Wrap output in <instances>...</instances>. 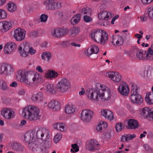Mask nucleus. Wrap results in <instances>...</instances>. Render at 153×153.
Instances as JSON below:
<instances>
[{"instance_id": "4c0bfd02", "label": "nucleus", "mask_w": 153, "mask_h": 153, "mask_svg": "<svg viewBox=\"0 0 153 153\" xmlns=\"http://www.w3.org/2000/svg\"><path fill=\"white\" fill-rule=\"evenodd\" d=\"M8 89V86L6 81L4 79H0V89L5 91Z\"/></svg>"}, {"instance_id": "7ed1b4c3", "label": "nucleus", "mask_w": 153, "mask_h": 153, "mask_svg": "<svg viewBox=\"0 0 153 153\" xmlns=\"http://www.w3.org/2000/svg\"><path fill=\"white\" fill-rule=\"evenodd\" d=\"M131 86V100L132 102L140 105L143 102V99L137 91L139 89V87L135 85L132 84Z\"/></svg>"}, {"instance_id": "bf43d9fd", "label": "nucleus", "mask_w": 153, "mask_h": 153, "mask_svg": "<svg viewBox=\"0 0 153 153\" xmlns=\"http://www.w3.org/2000/svg\"><path fill=\"white\" fill-rule=\"evenodd\" d=\"M145 59H146L145 61L147 60L150 61H152L153 60V56L149 54H146V56H145Z\"/></svg>"}, {"instance_id": "13d9d810", "label": "nucleus", "mask_w": 153, "mask_h": 153, "mask_svg": "<svg viewBox=\"0 0 153 153\" xmlns=\"http://www.w3.org/2000/svg\"><path fill=\"white\" fill-rule=\"evenodd\" d=\"M38 34L39 33L37 30H34V31H33L31 32L30 34V36L32 37H36L38 35Z\"/></svg>"}, {"instance_id": "0eeeda50", "label": "nucleus", "mask_w": 153, "mask_h": 153, "mask_svg": "<svg viewBox=\"0 0 153 153\" xmlns=\"http://www.w3.org/2000/svg\"><path fill=\"white\" fill-rule=\"evenodd\" d=\"M46 8L49 10H53L61 7V4L59 2H56L54 0H46L44 2Z\"/></svg>"}, {"instance_id": "4be33fe9", "label": "nucleus", "mask_w": 153, "mask_h": 153, "mask_svg": "<svg viewBox=\"0 0 153 153\" xmlns=\"http://www.w3.org/2000/svg\"><path fill=\"white\" fill-rule=\"evenodd\" d=\"M11 24L10 22L3 21L0 22V29L2 32H5L11 28Z\"/></svg>"}, {"instance_id": "a19ab883", "label": "nucleus", "mask_w": 153, "mask_h": 153, "mask_svg": "<svg viewBox=\"0 0 153 153\" xmlns=\"http://www.w3.org/2000/svg\"><path fill=\"white\" fill-rule=\"evenodd\" d=\"M80 19V15L79 14H77L74 15L71 19V21L73 25L77 24Z\"/></svg>"}, {"instance_id": "f8f14e48", "label": "nucleus", "mask_w": 153, "mask_h": 153, "mask_svg": "<svg viewBox=\"0 0 153 153\" xmlns=\"http://www.w3.org/2000/svg\"><path fill=\"white\" fill-rule=\"evenodd\" d=\"M94 113L89 109L83 110L81 114V120L85 122H88L91 120Z\"/></svg>"}, {"instance_id": "9b49d317", "label": "nucleus", "mask_w": 153, "mask_h": 153, "mask_svg": "<svg viewBox=\"0 0 153 153\" xmlns=\"http://www.w3.org/2000/svg\"><path fill=\"white\" fill-rule=\"evenodd\" d=\"M35 133L36 130H33L31 131L28 132L25 134L24 136L25 140L26 142L28 143V146L30 143L37 141H35L36 139L34 134Z\"/></svg>"}, {"instance_id": "e2e57ef3", "label": "nucleus", "mask_w": 153, "mask_h": 153, "mask_svg": "<svg viewBox=\"0 0 153 153\" xmlns=\"http://www.w3.org/2000/svg\"><path fill=\"white\" fill-rule=\"evenodd\" d=\"M29 53L31 55L34 54L36 52V50L32 47H30V44L29 43V49L28 53Z\"/></svg>"}, {"instance_id": "864d4df0", "label": "nucleus", "mask_w": 153, "mask_h": 153, "mask_svg": "<svg viewBox=\"0 0 153 153\" xmlns=\"http://www.w3.org/2000/svg\"><path fill=\"white\" fill-rule=\"evenodd\" d=\"M68 30L66 28H60V32L62 36L65 35L68 33Z\"/></svg>"}, {"instance_id": "338daca9", "label": "nucleus", "mask_w": 153, "mask_h": 153, "mask_svg": "<svg viewBox=\"0 0 153 153\" xmlns=\"http://www.w3.org/2000/svg\"><path fill=\"white\" fill-rule=\"evenodd\" d=\"M141 2L143 4L147 5L151 3L150 0H141Z\"/></svg>"}, {"instance_id": "ea45409f", "label": "nucleus", "mask_w": 153, "mask_h": 153, "mask_svg": "<svg viewBox=\"0 0 153 153\" xmlns=\"http://www.w3.org/2000/svg\"><path fill=\"white\" fill-rule=\"evenodd\" d=\"M145 99L146 101L149 104H153V92L149 93L148 96L146 95Z\"/></svg>"}, {"instance_id": "c03bdc74", "label": "nucleus", "mask_w": 153, "mask_h": 153, "mask_svg": "<svg viewBox=\"0 0 153 153\" xmlns=\"http://www.w3.org/2000/svg\"><path fill=\"white\" fill-rule=\"evenodd\" d=\"M81 13L86 16H90L91 14V10L88 7H87L82 9Z\"/></svg>"}, {"instance_id": "1a4fd4ad", "label": "nucleus", "mask_w": 153, "mask_h": 153, "mask_svg": "<svg viewBox=\"0 0 153 153\" xmlns=\"http://www.w3.org/2000/svg\"><path fill=\"white\" fill-rule=\"evenodd\" d=\"M29 43L25 42L22 44L19 47L18 52L22 57H25L27 56L28 54Z\"/></svg>"}, {"instance_id": "412c9836", "label": "nucleus", "mask_w": 153, "mask_h": 153, "mask_svg": "<svg viewBox=\"0 0 153 153\" xmlns=\"http://www.w3.org/2000/svg\"><path fill=\"white\" fill-rule=\"evenodd\" d=\"M31 98L33 102L38 103L42 102L44 100L43 93L41 92H38L36 94H33Z\"/></svg>"}, {"instance_id": "a878e982", "label": "nucleus", "mask_w": 153, "mask_h": 153, "mask_svg": "<svg viewBox=\"0 0 153 153\" xmlns=\"http://www.w3.org/2000/svg\"><path fill=\"white\" fill-rule=\"evenodd\" d=\"M128 129H135L138 127L139 125L137 121L133 119L128 120Z\"/></svg>"}, {"instance_id": "9d476101", "label": "nucleus", "mask_w": 153, "mask_h": 153, "mask_svg": "<svg viewBox=\"0 0 153 153\" xmlns=\"http://www.w3.org/2000/svg\"><path fill=\"white\" fill-rule=\"evenodd\" d=\"M141 114L145 118L149 117L150 121H153V108L149 107L143 108L141 112Z\"/></svg>"}, {"instance_id": "603ef678", "label": "nucleus", "mask_w": 153, "mask_h": 153, "mask_svg": "<svg viewBox=\"0 0 153 153\" xmlns=\"http://www.w3.org/2000/svg\"><path fill=\"white\" fill-rule=\"evenodd\" d=\"M58 45H60L63 48L67 47L70 45V43L68 41H61L58 43Z\"/></svg>"}, {"instance_id": "09e8293b", "label": "nucleus", "mask_w": 153, "mask_h": 153, "mask_svg": "<svg viewBox=\"0 0 153 153\" xmlns=\"http://www.w3.org/2000/svg\"><path fill=\"white\" fill-rule=\"evenodd\" d=\"M72 149L71 150V151L73 153L79 151V147L76 143L73 144L71 145Z\"/></svg>"}, {"instance_id": "5fc2aeb1", "label": "nucleus", "mask_w": 153, "mask_h": 153, "mask_svg": "<svg viewBox=\"0 0 153 153\" xmlns=\"http://www.w3.org/2000/svg\"><path fill=\"white\" fill-rule=\"evenodd\" d=\"M89 16H84L83 18V20L85 22H88L92 21V19L91 17H90Z\"/></svg>"}, {"instance_id": "6e6d98bb", "label": "nucleus", "mask_w": 153, "mask_h": 153, "mask_svg": "<svg viewBox=\"0 0 153 153\" xmlns=\"http://www.w3.org/2000/svg\"><path fill=\"white\" fill-rule=\"evenodd\" d=\"M48 16L45 14H42L40 17L41 21L42 22H45L48 19Z\"/></svg>"}, {"instance_id": "3c124183", "label": "nucleus", "mask_w": 153, "mask_h": 153, "mask_svg": "<svg viewBox=\"0 0 153 153\" xmlns=\"http://www.w3.org/2000/svg\"><path fill=\"white\" fill-rule=\"evenodd\" d=\"M115 128L117 131L118 132L121 131L124 127L123 126H122L121 123H117L116 125Z\"/></svg>"}, {"instance_id": "f3484780", "label": "nucleus", "mask_w": 153, "mask_h": 153, "mask_svg": "<svg viewBox=\"0 0 153 153\" xmlns=\"http://www.w3.org/2000/svg\"><path fill=\"white\" fill-rule=\"evenodd\" d=\"M36 134H34L35 137L36 136L37 138L42 140L49 133V131L48 130L45 128H39L36 131Z\"/></svg>"}, {"instance_id": "4d7b16f0", "label": "nucleus", "mask_w": 153, "mask_h": 153, "mask_svg": "<svg viewBox=\"0 0 153 153\" xmlns=\"http://www.w3.org/2000/svg\"><path fill=\"white\" fill-rule=\"evenodd\" d=\"M148 15L151 18L153 19V7L151 9L150 8L148 10Z\"/></svg>"}, {"instance_id": "2eb2a0df", "label": "nucleus", "mask_w": 153, "mask_h": 153, "mask_svg": "<svg viewBox=\"0 0 153 153\" xmlns=\"http://www.w3.org/2000/svg\"><path fill=\"white\" fill-rule=\"evenodd\" d=\"M119 92L122 95L127 96L129 93V90L128 85L126 82H123L117 88Z\"/></svg>"}, {"instance_id": "aec40b11", "label": "nucleus", "mask_w": 153, "mask_h": 153, "mask_svg": "<svg viewBox=\"0 0 153 153\" xmlns=\"http://www.w3.org/2000/svg\"><path fill=\"white\" fill-rule=\"evenodd\" d=\"M108 76L113 81L116 82H119L122 77L120 74L117 72L111 71L108 73Z\"/></svg>"}, {"instance_id": "49530a36", "label": "nucleus", "mask_w": 153, "mask_h": 153, "mask_svg": "<svg viewBox=\"0 0 153 153\" xmlns=\"http://www.w3.org/2000/svg\"><path fill=\"white\" fill-rule=\"evenodd\" d=\"M104 126V128H106L107 127L108 125L107 123L105 122H103L102 123V124L100 123L98 125L97 127V129L99 131H101L102 130V126Z\"/></svg>"}, {"instance_id": "f257e3e1", "label": "nucleus", "mask_w": 153, "mask_h": 153, "mask_svg": "<svg viewBox=\"0 0 153 153\" xmlns=\"http://www.w3.org/2000/svg\"><path fill=\"white\" fill-rule=\"evenodd\" d=\"M39 113V110L38 108L35 106H29L23 109L22 114L25 118L33 121L40 119V115Z\"/></svg>"}, {"instance_id": "72a5a7b5", "label": "nucleus", "mask_w": 153, "mask_h": 153, "mask_svg": "<svg viewBox=\"0 0 153 153\" xmlns=\"http://www.w3.org/2000/svg\"><path fill=\"white\" fill-rule=\"evenodd\" d=\"M134 52H136V55L137 57L139 60H143V61H145L146 59H145V56H143L144 54L143 53L142 50V51H141L138 50V49L136 48L131 50V51H133Z\"/></svg>"}, {"instance_id": "a211bd4d", "label": "nucleus", "mask_w": 153, "mask_h": 153, "mask_svg": "<svg viewBox=\"0 0 153 153\" xmlns=\"http://www.w3.org/2000/svg\"><path fill=\"white\" fill-rule=\"evenodd\" d=\"M16 47V45L15 43L9 42L5 45L4 47V52L6 54L10 53L15 51Z\"/></svg>"}, {"instance_id": "c85d7f7f", "label": "nucleus", "mask_w": 153, "mask_h": 153, "mask_svg": "<svg viewBox=\"0 0 153 153\" xmlns=\"http://www.w3.org/2000/svg\"><path fill=\"white\" fill-rule=\"evenodd\" d=\"M102 34V32H101L100 30H97L93 32L91 34V36L95 41L98 42Z\"/></svg>"}, {"instance_id": "4468645a", "label": "nucleus", "mask_w": 153, "mask_h": 153, "mask_svg": "<svg viewBox=\"0 0 153 153\" xmlns=\"http://www.w3.org/2000/svg\"><path fill=\"white\" fill-rule=\"evenodd\" d=\"M25 33L23 30L18 28L14 30L13 36L16 41H21L25 39Z\"/></svg>"}, {"instance_id": "052dcab7", "label": "nucleus", "mask_w": 153, "mask_h": 153, "mask_svg": "<svg viewBox=\"0 0 153 153\" xmlns=\"http://www.w3.org/2000/svg\"><path fill=\"white\" fill-rule=\"evenodd\" d=\"M145 149L148 152H150L152 151V149L151 147L147 144H145L143 146Z\"/></svg>"}, {"instance_id": "c756f323", "label": "nucleus", "mask_w": 153, "mask_h": 153, "mask_svg": "<svg viewBox=\"0 0 153 153\" xmlns=\"http://www.w3.org/2000/svg\"><path fill=\"white\" fill-rule=\"evenodd\" d=\"M101 31L102 32V34L98 43L103 45L106 44L108 41V36L105 31L101 30Z\"/></svg>"}, {"instance_id": "79ce46f5", "label": "nucleus", "mask_w": 153, "mask_h": 153, "mask_svg": "<svg viewBox=\"0 0 153 153\" xmlns=\"http://www.w3.org/2000/svg\"><path fill=\"white\" fill-rule=\"evenodd\" d=\"M51 34L52 35L56 37H60L62 36L60 32V28H56L52 31Z\"/></svg>"}, {"instance_id": "6e6552de", "label": "nucleus", "mask_w": 153, "mask_h": 153, "mask_svg": "<svg viewBox=\"0 0 153 153\" xmlns=\"http://www.w3.org/2000/svg\"><path fill=\"white\" fill-rule=\"evenodd\" d=\"M102 88L100 98L102 101L108 100L110 99L111 95V91L104 85H102Z\"/></svg>"}, {"instance_id": "58836bf2", "label": "nucleus", "mask_w": 153, "mask_h": 153, "mask_svg": "<svg viewBox=\"0 0 153 153\" xmlns=\"http://www.w3.org/2000/svg\"><path fill=\"white\" fill-rule=\"evenodd\" d=\"M51 56V53L49 52H43L41 55L42 58V59L45 60H47L48 61H50Z\"/></svg>"}, {"instance_id": "423d86ee", "label": "nucleus", "mask_w": 153, "mask_h": 153, "mask_svg": "<svg viewBox=\"0 0 153 153\" xmlns=\"http://www.w3.org/2000/svg\"><path fill=\"white\" fill-rule=\"evenodd\" d=\"M13 72V69L11 65L5 63L0 65V74H4L6 75H8L12 74Z\"/></svg>"}, {"instance_id": "393cba45", "label": "nucleus", "mask_w": 153, "mask_h": 153, "mask_svg": "<svg viewBox=\"0 0 153 153\" xmlns=\"http://www.w3.org/2000/svg\"><path fill=\"white\" fill-rule=\"evenodd\" d=\"M101 114L106 118L110 120L113 119L114 114L111 111L105 109L101 111Z\"/></svg>"}, {"instance_id": "680f3d73", "label": "nucleus", "mask_w": 153, "mask_h": 153, "mask_svg": "<svg viewBox=\"0 0 153 153\" xmlns=\"http://www.w3.org/2000/svg\"><path fill=\"white\" fill-rule=\"evenodd\" d=\"M61 124L59 130L60 131H66V128L65 127V124L62 123H61Z\"/></svg>"}, {"instance_id": "de8ad7c7", "label": "nucleus", "mask_w": 153, "mask_h": 153, "mask_svg": "<svg viewBox=\"0 0 153 153\" xmlns=\"http://www.w3.org/2000/svg\"><path fill=\"white\" fill-rule=\"evenodd\" d=\"M7 16V13L3 9H0V19H4Z\"/></svg>"}, {"instance_id": "0e129e2a", "label": "nucleus", "mask_w": 153, "mask_h": 153, "mask_svg": "<svg viewBox=\"0 0 153 153\" xmlns=\"http://www.w3.org/2000/svg\"><path fill=\"white\" fill-rule=\"evenodd\" d=\"M144 53L145 54H149L153 56V50L151 48H149L148 49L147 51H145Z\"/></svg>"}, {"instance_id": "f704fd0d", "label": "nucleus", "mask_w": 153, "mask_h": 153, "mask_svg": "<svg viewBox=\"0 0 153 153\" xmlns=\"http://www.w3.org/2000/svg\"><path fill=\"white\" fill-rule=\"evenodd\" d=\"M59 74L58 73L53 70H48V72L45 75V76L47 78H54L57 77Z\"/></svg>"}, {"instance_id": "ddd939ff", "label": "nucleus", "mask_w": 153, "mask_h": 153, "mask_svg": "<svg viewBox=\"0 0 153 153\" xmlns=\"http://www.w3.org/2000/svg\"><path fill=\"white\" fill-rule=\"evenodd\" d=\"M30 72L27 71L25 72L23 75L22 76V83L26 85L30 86L31 83L30 81L32 80V77L33 75H30Z\"/></svg>"}, {"instance_id": "774afa93", "label": "nucleus", "mask_w": 153, "mask_h": 153, "mask_svg": "<svg viewBox=\"0 0 153 153\" xmlns=\"http://www.w3.org/2000/svg\"><path fill=\"white\" fill-rule=\"evenodd\" d=\"M106 8V6L105 5L103 4L101 5L99 7L100 10V12L105 11V10Z\"/></svg>"}, {"instance_id": "8fccbe9b", "label": "nucleus", "mask_w": 153, "mask_h": 153, "mask_svg": "<svg viewBox=\"0 0 153 153\" xmlns=\"http://www.w3.org/2000/svg\"><path fill=\"white\" fill-rule=\"evenodd\" d=\"M62 137V134L61 133H57L54 137V141L56 143H57L61 139Z\"/></svg>"}, {"instance_id": "39448f33", "label": "nucleus", "mask_w": 153, "mask_h": 153, "mask_svg": "<svg viewBox=\"0 0 153 153\" xmlns=\"http://www.w3.org/2000/svg\"><path fill=\"white\" fill-rule=\"evenodd\" d=\"M29 147L30 149L37 153H48V151L45 146H43L42 143L38 144L37 141L30 143Z\"/></svg>"}, {"instance_id": "7c9ffc66", "label": "nucleus", "mask_w": 153, "mask_h": 153, "mask_svg": "<svg viewBox=\"0 0 153 153\" xmlns=\"http://www.w3.org/2000/svg\"><path fill=\"white\" fill-rule=\"evenodd\" d=\"M112 41L111 42V43L114 45H115L114 42V40H116L117 39L116 42V45H122L123 44V38L121 36L119 35L118 36H117V39H116L115 36H112Z\"/></svg>"}, {"instance_id": "b1692460", "label": "nucleus", "mask_w": 153, "mask_h": 153, "mask_svg": "<svg viewBox=\"0 0 153 153\" xmlns=\"http://www.w3.org/2000/svg\"><path fill=\"white\" fill-rule=\"evenodd\" d=\"M49 108H52L54 111H58L60 109V106L59 102L56 101L52 100L48 104Z\"/></svg>"}, {"instance_id": "37998d69", "label": "nucleus", "mask_w": 153, "mask_h": 153, "mask_svg": "<svg viewBox=\"0 0 153 153\" xmlns=\"http://www.w3.org/2000/svg\"><path fill=\"white\" fill-rule=\"evenodd\" d=\"M7 7L8 10L11 12H13L16 9V5L12 3H8L7 4Z\"/></svg>"}, {"instance_id": "bb28decb", "label": "nucleus", "mask_w": 153, "mask_h": 153, "mask_svg": "<svg viewBox=\"0 0 153 153\" xmlns=\"http://www.w3.org/2000/svg\"><path fill=\"white\" fill-rule=\"evenodd\" d=\"M11 147L13 150L20 152L23 151L24 148L23 146L17 142L12 143Z\"/></svg>"}, {"instance_id": "473e14b6", "label": "nucleus", "mask_w": 153, "mask_h": 153, "mask_svg": "<svg viewBox=\"0 0 153 153\" xmlns=\"http://www.w3.org/2000/svg\"><path fill=\"white\" fill-rule=\"evenodd\" d=\"M91 52L89 53L87 51V53H86V55L89 57L93 53L97 54L99 51V49L98 47L95 45H93L91 46L90 49Z\"/></svg>"}, {"instance_id": "dca6fc26", "label": "nucleus", "mask_w": 153, "mask_h": 153, "mask_svg": "<svg viewBox=\"0 0 153 153\" xmlns=\"http://www.w3.org/2000/svg\"><path fill=\"white\" fill-rule=\"evenodd\" d=\"M1 114L5 118L8 119L14 117L13 111L12 109L7 108H4L1 111Z\"/></svg>"}, {"instance_id": "cd10ccee", "label": "nucleus", "mask_w": 153, "mask_h": 153, "mask_svg": "<svg viewBox=\"0 0 153 153\" xmlns=\"http://www.w3.org/2000/svg\"><path fill=\"white\" fill-rule=\"evenodd\" d=\"M79 32L80 29L78 27L73 26L68 30V34L70 36H75L77 35Z\"/></svg>"}, {"instance_id": "e433bc0d", "label": "nucleus", "mask_w": 153, "mask_h": 153, "mask_svg": "<svg viewBox=\"0 0 153 153\" xmlns=\"http://www.w3.org/2000/svg\"><path fill=\"white\" fill-rule=\"evenodd\" d=\"M50 137L49 133L45 136L46 138L44 137V138L42 140L44 141V143L45 144V146L48 147L51 145V141L50 139Z\"/></svg>"}, {"instance_id": "69168bd1", "label": "nucleus", "mask_w": 153, "mask_h": 153, "mask_svg": "<svg viewBox=\"0 0 153 153\" xmlns=\"http://www.w3.org/2000/svg\"><path fill=\"white\" fill-rule=\"evenodd\" d=\"M128 136L126 134H125L124 135H123L121 138V141L123 142L127 141L128 140Z\"/></svg>"}, {"instance_id": "6ab92c4d", "label": "nucleus", "mask_w": 153, "mask_h": 153, "mask_svg": "<svg viewBox=\"0 0 153 153\" xmlns=\"http://www.w3.org/2000/svg\"><path fill=\"white\" fill-rule=\"evenodd\" d=\"M100 144L98 142L94 140H91L88 142L86 146V149L90 151H94L97 150L96 147H98Z\"/></svg>"}, {"instance_id": "5701e85b", "label": "nucleus", "mask_w": 153, "mask_h": 153, "mask_svg": "<svg viewBox=\"0 0 153 153\" xmlns=\"http://www.w3.org/2000/svg\"><path fill=\"white\" fill-rule=\"evenodd\" d=\"M112 13H109L108 11L100 12L98 14V18L101 20H104L107 21L108 20L110 16H111Z\"/></svg>"}, {"instance_id": "f03ea898", "label": "nucleus", "mask_w": 153, "mask_h": 153, "mask_svg": "<svg viewBox=\"0 0 153 153\" xmlns=\"http://www.w3.org/2000/svg\"><path fill=\"white\" fill-rule=\"evenodd\" d=\"M102 88V85L100 83H97L94 88L91 89L89 88L87 90L86 94L91 100L97 101L99 100V98H100Z\"/></svg>"}, {"instance_id": "c9c22d12", "label": "nucleus", "mask_w": 153, "mask_h": 153, "mask_svg": "<svg viewBox=\"0 0 153 153\" xmlns=\"http://www.w3.org/2000/svg\"><path fill=\"white\" fill-rule=\"evenodd\" d=\"M75 108L72 105H67L65 107V111L68 114H71L75 112Z\"/></svg>"}, {"instance_id": "2f4dec72", "label": "nucleus", "mask_w": 153, "mask_h": 153, "mask_svg": "<svg viewBox=\"0 0 153 153\" xmlns=\"http://www.w3.org/2000/svg\"><path fill=\"white\" fill-rule=\"evenodd\" d=\"M47 91L50 94H55L56 93L57 88L53 84H49L46 85Z\"/></svg>"}, {"instance_id": "a18cd8bd", "label": "nucleus", "mask_w": 153, "mask_h": 153, "mask_svg": "<svg viewBox=\"0 0 153 153\" xmlns=\"http://www.w3.org/2000/svg\"><path fill=\"white\" fill-rule=\"evenodd\" d=\"M29 72L31 73H30V75L33 74V77H32V79L33 82H34L36 81L37 82V81H38L41 78V76L39 74L36 73L34 74L33 73L32 71H29Z\"/></svg>"}, {"instance_id": "20e7f679", "label": "nucleus", "mask_w": 153, "mask_h": 153, "mask_svg": "<svg viewBox=\"0 0 153 153\" xmlns=\"http://www.w3.org/2000/svg\"><path fill=\"white\" fill-rule=\"evenodd\" d=\"M70 83L68 80L66 78H63L58 82L56 87L58 91L63 93L70 88Z\"/></svg>"}]
</instances>
